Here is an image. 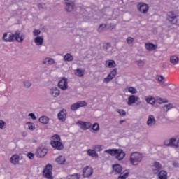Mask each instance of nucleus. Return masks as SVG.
Listing matches in <instances>:
<instances>
[{"instance_id":"53","label":"nucleus","mask_w":179,"mask_h":179,"mask_svg":"<svg viewBox=\"0 0 179 179\" xmlns=\"http://www.w3.org/2000/svg\"><path fill=\"white\" fill-rule=\"evenodd\" d=\"M110 47H111V45L110 43H106L103 45V48H105L106 50H108V48H110Z\"/></svg>"},{"instance_id":"26","label":"nucleus","mask_w":179,"mask_h":179,"mask_svg":"<svg viewBox=\"0 0 179 179\" xmlns=\"http://www.w3.org/2000/svg\"><path fill=\"white\" fill-rule=\"evenodd\" d=\"M42 64L44 65H45V64H48V65H53V64H55V60L51 57H46L43 60Z\"/></svg>"},{"instance_id":"44","label":"nucleus","mask_w":179,"mask_h":179,"mask_svg":"<svg viewBox=\"0 0 179 179\" xmlns=\"http://www.w3.org/2000/svg\"><path fill=\"white\" fill-rule=\"evenodd\" d=\"M157 101L158 104H162V103H169V101L167 99H164L162 98H157Z\"/></svg>"},{"instance_id":"41","label":"nucleus","mask_w":179,"mask_h":179,"mask_svg":"<svg viewBox=\"0 0 179 179\" xmlns=\"http://www.w3.org/2000/svg\"><path fill=\"white\" fill-rule=\"evenodd\" d=\"M136 65L139 66V68H142L145 66V61L143 60H136Z\"/></svg>"},{"instance_id":"6","label":"nucleus","mask_w":179,"mask_h":179,"mask_svg":"<svg viewBox=\"0 0 179 179\" xmlns=\"http://www.w3.org/2000/svg\"><path fill=\"white\" fill-rule=\"evenodd\" d=\"M115 76H117V69H114L108 74L107 77L103 79V83H110Z\"/></svg>"},{"instance_id":"51","label":"nucleus","mask_w":179,"mask_h":179,"mask_svg":"<svg viewBox=\"0 0 179 179\" xmlns=\"http://www.w3.org/2000/svg\"><path fill=\"white\" fill-rule=\"evenodd\" d=\"M27 157H29V159H34V154H33L31 152H29L27 154Z\"/></svg>"},{"instance_id":"39","label":"nucleus","mask_w":179,"mask_h":179,"mask_svg":"<svg viewBox=\"0 0 179 179\" xmlns=\"http://www.w3.org/2000/svg\"><path fill=\"white\" fill-rule=\"evenodd\" d=\"M106 27H107V25L105 24H101V25H99V28H98V33H103L104 31V29H106Z\"/></svg>"},{"instance_id":"35","label":"nucleus","mask_w":179,"mask_h":179,"mask_svg":"<svg viewBox=\"0 0 179 179\" xmlns=\"http://www.w3.org/2000/svg\"><path fill=\"white\" fill-rule=\"evenodd\" d=\"M118 149H109V150H105V153H108V155H110V156H115V155H117V152Z\"/></svg>"},{"instance_id":"5","label":"nucleus","mask_w":179,"mask_h":179,"mask_svg":"<svg viewBox=\"0 0 179 179\" xmlns=\"http://www.w3.org/2000/svg\"><path fill=\"white\" fill-rule=\"evenodd\" d=\"M43 176L45 178L48 179L54 178L52 176V166L51 164L46 165L45 169L43 170Z\"/></svg>"},{"instance_id":"22","label":"nucleus","mask_w":179,"mask_h":179,"mask_svg":"<svg viewBox=\"0 0 179 179\" xmlns=\"http://www.w3.org/2000/svg\"><path fill=\"white\" fill-rule=\"evenodd\" d=\"M50 94L52 95V97H58V96L61 94V92L57 87H53L50 89Z\"/></svg>"},{"instance_id":"50","label":"nucleus","mask_w":179,"mask_h":179,"mask_svg":"<svg viewBox=\"0 0 179 179\" xmlns=\"http://www.w3.org/2000/svg\"><path fill=\"white\" fill-rule=\"evenodd\" d=\"M6 123L3 120H0V129H3Z\"/></svg>"},{"instance_id":"32","label":"nucleus","mask_w":179,"mask_h":179,"mask_svg":"<svg viewBox=\"0 0 179 179\" xmlns=\"http://www.w3.org/2000/svg\"><path fill=\"white\" fill-rule=\"evenodd\" d=\"M39 122L46 125L47 124H48V122H50V118H48V117L47 116H42L39 118Z\"/></svg>"},{"instance_id":"10","label":"nucleus","mask_w":179,"mask_h":179,"mask_svg":"<svg viewBox=\"0 0 179 179\" xmlns=\"http://www.w3.org/2000/svg\"><path fill=\"white\" fill-rule=\"evenodd\" d=\"M167 19L172 24H177V14L173 11H169L167 13Z\"/></svg>"},{"instance_id":"20","label":"nucleus","mask_w":179,"mask_h":179,"mask_svg":"<svg viewBox=\"0 0 179 179\" xmlns=\"http://www.w3.org/2000/svg\"><path fill=\"white\" fill-rule=\"evenodd\" d=\"M115 156L117 160H122L125 157V152L122 149H117Z\"/></svg>"},{"instance_id":"57","label":"nucleus","mask_w":179,"mask_h":179,"mask_svg":"<svg viewBox=\"0 0 179 179\" xmlns=\"http://www.w3.org/2000/svg\"><path fill=\"white\" fill-rule=\"evenodd\" d=\"M41 6V4H38V8H40Z\"/></svg>"},{"instance_id":"19","label":"nucleus","mask_w":179,"mask_h":179,"mask_svg":"<svg viewBox=\"0 0 179 179\" xmlns=\"http://www.w3.org/2000/svg\"><path fill=\"white\" fill-rule=\"evenodd\" d=\"M147 125L148 127H154V125H156V119L155 118V116H153V115H150L148 116L147 120Z\"/></svg>"},{"instance_id":"11","label":"nucleus","mask_w":179,"mask_h":179,"mask_svg":"<svg viewBox=\"0 0 179 179\" xmlns=\"http://www.w3.org/2000/svg\"><path fill=\"white\" fill-rule=\"evenodd\" d=\"M2 38L6 43H13L15 41V34L4 33Z\"/></svg>"},{"instance_id":"36","label":"nucleus","mask_w":179,"mask_h":179,"mask_svg":"<svg viewBox=\"0 0 179 179\" xmlns=\"http://www.w3.org/2000/svg\"><path fill=\"white\" fill-rule=\"evenodd\" d=\"M159 179H167V172L166 171H160L158 173Z\"/></svg>"},{"instance_id":"43","label":"nucleus","mask_w":179,"mask_h":179,"mask_svg":"<svg viewBox=\"0 0 179 179\" xmlns=\"http://www.w3.org/2000/svg\"><path fill=\"white\" fill-rule=\"evenodd\" d=\"M27 125H28V129H30V131H34V129H36V126L34 125V123L28 122Z\"/></svg>"},{"instance_id":"25","label":"nucleus","mask_w":179,"mask_h":179,"mask_svg":"<svg viewBox=\"0 0 179 179\" xmlns=\"http://www.w3.org/2000/svg\"><path fill=\"white\" fill-rule=\"evenodd\" d=\"M145 47L148 51H154V50H156V48H157V45H155L152 43H145Z\"/></svg>"},{"instance_id":"46","label":"nucleus","mask_w":179,"mask_h":179,"mask_svg":"<svg viewBox=\"0 0 179 179\" xmlns=\"http://www.w3.org/2000/svg\"><path fill=\"white\" fill-rule=\"evenodd\" d=\"M92 131H99V129H100V125H99L98 123H94L93 125H92Z\"/></svg>"},{"instance_id":"48","label":"nucleus","mask_w":179,"mask_h":179,"mask_svg":"<svg viewBox=\"0 0 179 179\" xmlns=\"http://www.w3.org/2000/svg\"><path fill=\"white\" fill-rule=\"evenodd\" d=\"M134 39L132 37L127 38V44H132V43H134Z\"/></svg>"},{"instance_id":"12","label":"nucleus","mask_w":179,"mask_h":179,"mask_svg":"<svg viewBox=\"0 0 179 179\" xmlns=\"http://www.w3.org/2000/svg\"><path fill=\"white\" fill-rule=\"evenodd\" d=\"M137 8L141 13L146 14L149 10V6L145 3H138Z\"/></svg>"},{"instance_id":"55","label":"nucleus","mask_w":179,"mask_h":179,"mask_svg":"<svg viewBox=\"0 0 179 179\" xmlns=\"http://www.w3.org/2000/svg\"><path fill=\"white\" fill-rule=\"evenodd\" d=\"M66 178L67 179H72V178H73V174L67 176Z\"/></svg>"},{"instance_id":"18","label":"nucleus","mask_w":179,"mask_h":179,"mask_svg":"<svg viewBox=\"0 0 179 179\" xmlns=\"http://www.w3.org/2000/svg\"><path fill=\"white\" fill-rule=\"evenodd\" d=\"M57 117L59 120V121H62L64 122L66 120V110L63 109L58 114Z\"/></svg>"},{"instance_id":"58","label":"nucleus","mask_w":179,"mask_h":179,"mask_svg":"<svg viewBox=\"0 0 179 179\" xmlns=\"http://www.w3.org/2000/svg\"><path fill=\"white\" fill-rule=\"evenodd\" d=\"M64 1H69V0H64Z\"/></svg>"},{"instance_id":"24","label":"nucleus","mask_w":179,"mask_h":179,"mask_svg":"<svg viewBox=\"0 0 179 179\" xmlns=\"http://www.w3.org/2000/svg\"><path fill=\"white\" fill-rule=\"evenodd\" d=\"M106 68H115L117 66V64L115 61L113 59L107 60L105 63Z\"/></svg>"},{"instance_id":"29","label":"nucleus","mask_w":179,"mask_h":179,"mask_svg":"<svg viewBox=\"0 0 179 179\" xmlns=\"http://www.w3.org/2000/svg\"><path fill=\"white\" fill-rule=\"evenodd\" d=\"M55 162L58 164H64L65 162H66V160L65 159V157L62 156V155H59V157H57L55 159Z\"/></svg>"},{"instance_id":"3","label":"nucleus","mask_w":179,"mask_h":179,"mask_svg":"<svg viewBox=\"0 0 179 179\" xmlns=\"http://www.w3.org/2000/svg\"><path fill=\"white\" fill-rule=\"evenodd\" d=\"M164 145L165 146H171V148H179V136H176L169 140H166Z\"/></svg>"},{"instance_id":"27","label":"nucleus","mask_w":179,"mask_h":179,"mask_svg":"<svg viewBox=\"0 0 179 179\" xmlns=\"http://www.w3.org/2000/svg\"><path fill=\"white\" fill-rule=\"evenodd\" d=\"M19 160H20V157L17 155H13L10 158L13 164H19Z\"/></svg>"},{"instance_id":"56","label":"nucleus","mask_w":179,"mask_h":179,"mask_svg":"<svg viewBox=\"0 0 179 179\" xmlns=\"http://www.w3.org/2000/svg\"><path fill=\"white\" fill-rule=\"evenodd\" d=\"M122 122H124V120H120V121L119 122L120 124H122Z\"/></svg>"},{"instance_id":"49","label":"nucleus","mask_w":179,"mask_h":179,"mask_svg":"<svg viewBox=\"0 0 179 179\" xmlns=\"http://www.w3.org/2000/svg\"><path fill=\"white\" fill-rule=\"evenodd\" d=\"M73 179H80V173H73Z\"/></svg>"},{"instance_id":"13","label":"nucleus","mask_w":179,"mask_h":179,"mask_svg":"<svg viewBox=\"0 0 179 179\" xmlns=\"http://www.w3.org/2000/svg\"><path fill=\"white\" fill-rule=\"evenodd\" d=\"M76 124L79 125L80 128L81 129H83V131H86L87 129H90V128H92V123H90V122L78 121V122H77Z\"/></svg>"},{"instance_id":"2","label":"nucleus","mask_w":179,"mask_h":179,"mask_svg":"<svg viewBox=\"0 0 179 179\" xmlns=\"http://www.w3.org/2000/svg\"><path fill=\"white\" fill-rule=\"evenodd\" d=\"M50 143L52 148L57 150H62L64 149V144L61 142V136L59 135L55 134L52 136Z\"/></svg>"},{"instance_id":"47","label":"nucleus","mask_w":179,"mask_h":179,"mask_svg":"<svg viewBox=\"0 0 179 179\" xmlns=\"http://www.w3.org/2000/svg\"><path fill=\"white\" fill-rule=\"evenodd\" d=\"M23 83L24 87H26L27 89H29V87L31 86V83H30L29 80H24Z\"/></svg>"},{"instance_id":"45","label":"nucleus","mask_w":179,"mask_h":179,"mask_svg":"<svg viewBox=\"0 0 179 179\" xmlns=\"http://www.w3.org/2000/svg\"><path fill=\"white\" fill-rule=\"evenodd\" d=\"M117 113H118V114H120V115L122 117H125V115H127V113L122 109H117Z\"/></svg>"},{"instance_id":"23","label":"nucleus","mask_w":179,"mask_h":179,"mask_svg":"<svg viewBox=\"0 0 179 179\" xmlns=\"http://www.w3.org/2000/svg\"><path fill=\"white\" fill-rule=\"evenodd\" d=\"M122 171V167L120 164H115L113 166V173L114 174H121Z\"/></svg>"},{"instance_id":"34","label":"nucleus","mask_w":179,"mask_h":179,"mask_svg":"<svg viewBox=\"0 0 179 179\" xmlns=\"http://www.w3.org/2000/svg\"><path fill=\"white\" fill-rule=\"evenodd\" d=\"M173 107L174 106H173V103L166 104L163 106V111H164V113H168L170 110L173 108Z\"/></svg>"},{"instance_id":"42","label":"nucleus","mask_w":179,"mask_h":179,"mask_svg":"<svg viewBox=\"0 0 179 179\" xmlns=\"http://www.w3.org/2000/svg\"><path fill=\"white\" fill-rule=\"evenodd\" d=\"M32 34L34 37H40L39 34H41V31L40 29H35L33 31Z\"/></svg>"},{"instance_id":"37","label":"nucleus","mask_w":179,"mask_h":179,"mask_svg":"<svg viewBox=\"0 0 179 179\" xmlns=\"http://www.w3.org/2000/svg\"><path fill=\"white\" fill-rule=\"evenodd\" d=\"M87 155H89V156H92V157H99V154L94 150H88Z\"/></svg>"},{"instance_id":"52","label":"nucleus","mask_w":179,"mask_h":179,"mask_svg":"<svg viewBox=\"0 0 179 179\" xmlns=\"http://www.w3.org/2000/svg\"><path fill=\"white\" fill-rule=\"evenodd\" d=\"M29 117H31L32 120H37V117H36V115H34V113H29Z\"/></svg>"},{"instance_id":"15","label":"nucleus","mask_w":179,"mask_h":179,"mask_svg":"<svg viewBox=\"0 0 179 179\" xmlns=\"http://www.w3.org/2000/svg\"><path fill=\"white\" fill-rule=\"evenodd\" d=\"M14 38H15L17 43H23V41L24 40V34H20V31L19 30L15 31L14 34Z\"/></svg>"},{"instance_id":"38","label":"nucleus","mask_w":179,"mask_h":179,"mask_svg":"<svg viewBox=\"0 0 179 179\" xmlns=\"http://www.w3.org/2000/svg\"><path fill=\"white\" fill-rule=\"evenodd\" d=\"M127 91L129 93H131V94H136L138 93V90L134 87H129L127 88Z\"/></svg>"},{"instance_id":"54","label":"nucleus","mask_w":179,"mask_h":179,"mask_svg":"<svg viewBox=\"0 0 179 179\" xmlns=\"http://www.w3.org/2000/svg\"><path fill=\"white\" fill-rule=\"evenodd\" d=\"M158 80L159 82H163V80H164V77H163V76H159L158 77Z\"/></svg>"},{"instance_id":"1","label":"nucleus","mask_w":179,"mask_h":179,"mask_svg":"<svg viewBox=\"0 0 179 179\" xmlns=\"http://www.w3.org/2000/svg\"><path fill=\"white\" fill-rule=\"evenodd\" d=\"M142 160H143V155L138 152H132L129 157L131 166H139Z\"/></svg>"},{"instance_id":"14","label":"nucleus","mask_w":179,"mask_h":179,"mask_svg":"<svg viewBox=\"0 0 179 179\" xmlns=\"http://www.w3.org/2000/svg\"><path fill=\"white\" fill-rule=\"evenodd\" d=\"M152 170L154 174H159L162 170V164L158 162H155L152 166Z\"/></svg>"},{"instance_id":"8","label":"nucleus","mask_w":179,"mask_h":179,"mask_svg":"<svg viewBox=\"0 0 179 179\" xmlns=\"http://www.w3.org/2000/svg\"><path fill=\"white\" fill-rule=\"evenodd\" d=\"M93 175V168L92 166H87L83 169V176L84 178H89Z\"/></svg>"},{"instance_id":"21","label":"nucleus","mask_w":179,"mask_h":179,"mask_svg":"<svg viewBox=\"0 0 179 179\" xmlns=\"http://www.w3.org/2000/svg\"><path fill=\"white\" fill-rule=\"evenodd\" d=\"M36 45L41 46L44 44V36H36L34 38Z\"/></svg>"},{"instance_id":"30","label":"nucleus","mask_w":179,"mask_h":179,"mask_svg":"<svg viewBox=\"0 0 179 179\" xmlns=\"http://www.w3.org/2000/svg\"><path fill=\"white\" fill-rule=\"evenodd\" d=\"M64 61L71 62V61H73V56L71 53H67L64 56Z\"/></svg>"},{"instance_id":"16","label":"nucleus","mask_w":179,"mask_h":179,"mask_svg":"<svg viewBox=\"0 0 179 179\" xmlns=\"http://www.w3.org/2000/svg\"><path fill=\"white\" fill-rule=\"evenodd\" d=\"M58 86L62 90H66L68 89V80L65 78H62L58 83Z\"/></svg>"},{"instance_id":"7","label":"nucleus","mask_w":179,"mask_h":179,"mask_svg":"<svg viewBox=\"0 0 179 179\" xmlns=\"http://www.w3.org/2000/svg\"><path fill=\"white\" fill-rule=\"evenodd\" d=\"M87 106V103L85 101H78L76 103H73L71 106V110L72 111H76V110H78V108H80V107H86Z\"/></svg>"},{"instance_id":"4","label":"nucleus","mask_w":179,"mask_h":179,"mask_svg":"<svg viewBox=\"0 0 179 179\" xmlns=\"http://www.w3.org/2000/svg\"><path fill=\"white\" fill-rule=\"evenodd\" d=\"M127 106H132V104H136V106H140L141 103V98L136 95H130L127 99Z\"/></svg>"},{"instance_id":"31","label":"nucleus","mask_w":179,"mask_h":179,"mask_svg":"<svg viewBox=\"0 0 179 179\" xmlns=\"http://www.w3.org/2000/svg\"><path fill=\"white\" fill-rule=\"evenodd\" d=\"M178 57L176 55H172L170 57V62L171 64H173V65H177V64H178Z\"/></svg>"},{"instance_id":"9","label":"nucleus","mask_w":179,"mask_h":179,"mask_svg":"<svg viewBox=\"0 0 179 179\" xmlns=\"http://www.w3.org/2000/svg\"><path fill=\"white\" fill-rule=\"evenodd\" d=\"M64 9L66 12H73L75 9V2L74 1H65L64 3Z\"/></svg>"},{"instance_id":"33","label":"nucleus","mask_w":179,"mask_h":179,"mask_svg":"<svg viewBox=\"0 0 179 179\" xmlns=\"http://www.w3.org/2000/svg\"><path fill=\"white\" fill-rule=\"evenodd\" d=\"M145 100L148 104H155L156 102V99H155L152 96H145Z\"/></svg>"},{"instance_id":"40","label":"nucleus","mask_w":179,"mask_h":179,"mask_svg":"<svg viewBox=\"0 0 179 179\" xmlns=\"http://www.w3.org/2000/svg\"><path fill=\"white\" fill-rule=\"evenodd\" d=\"M128 176H129V173L124 172L120 174L118 179H127V177H128Z\"/></svg>"},{"instance_id":"28","label":"nucleus","mask_w":179,"mask_h":179,"mask_svg":"<svg viewBox=\"0 0 179 179\" xmlns=\"http://www.w3.org/2000/svg\"><path fill=\"white\" fill-rule=\"evenodd\" d=\"M85 69L78 68L77 69L75 70V75H76V76H78L79 78H82V76L85 75Z\"/></svg>"},{"instance_id":"17","label":"nucleus","mask_w":179,"mask_h":179,"mask_svg":"<svg viewBox=\"0 0 179 179\" xmlns=\"http://www.w3.org/2000/svg\"><path fill=\"white\" fill-rule=\"evenodd\" d=\"M48 152V150H47V148H38L36 150V156L38 157H44V156L47 155Z\"/></svg>"}]
</instances>
